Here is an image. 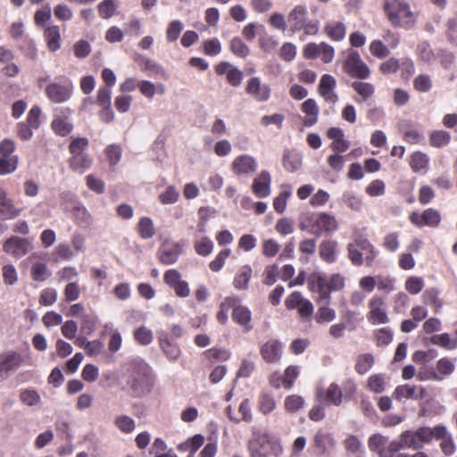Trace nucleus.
<instances>
[{
  "mask_svg": "<svg viewBox=\"0 0 457 457\" xmlns=\"http://www.w3.org/2000/svg\"><path fill=\"white\" fill-rule=\"evenodd\" d=\"M51 129L56 135L60 137H66L72 131L73 125L67 118H62L60 115L55 114L51 122Z\"/></svg>",
  "mask_w": 457,
  "mask_h": 457,
  "instance_id": "36",
  "label": "nucleus"
},
{
  "mask_svg": "<svg viewBox=\"0 0 457 457\" xmlns=\"http://www.w3.org/2000/svg\"><path fill=\"white\" fill-rule=\"evenodd\" d=\"M20 400L25 405L35 406L40 403L41 397L37 390L27 388L21 391Z\"/></svg>",
  "mask_w": 457,
  "mask_h": 457,
  "instance_id": "55",
  "label": "nucleus"
},
{
  "mask_svg": "<svg viewBox=\"0 0 457 457\" xmlns=\"http://www.w3.org/2000/svg\"><path fill=\"white\" fill-rule=\"evenodd\" d=\"M346 250L349 261L357 267L373 266L379 253L371 242L363 237H357L348 243Z\"/></svg>",
  "mask_w": 457,
  "mask_h": 457,
  "instance_id": "2",
  "label": "nucleus"
},
{
  "mask_svg": "<svg viewBox=\"0 0 457 457\" xmlns=\"http://www.w3.org/2000/svg\"><path fill=\"white\" fill-rule=\"evenodd\" d=\"M367 389L375 394L384 392L386 388V379L384 374H373L367 380Z\"/></svg>",
  "mask_w": 457,
  "mask_h": 457,
  "instance_id": "45",
  "label": "nucleus"
},
{
  "mask_svg": "<svg viewBox=\"0 0 457 457\" xmlns=\"http://www.w3.org/2000/svg\"><path fill=\"white\" fill-rule=\"evenodd\" d=\"M439 290L436 287L428 288L422 295L423 303L433 308L434 312H438L442 306L443 301L439 298Z\"/></svg>",
  "mask_w": 457,
  "mask_h": 457,
  "instance_id": "38",
  "label": "nucleus"
},
{
  "mask_svg": "<svg viewBox=\"0 0 457 457\" xmlns=\"http://www.w3.org/2000/svg\"><path fill=\"white\" fill-rule=\"evenodd\" d=\"M343 71L351 78L365 79L370 75V70L362 61L360 54L354 50H349L343 62Z\"/></svg>",
  "mask_w": 457,
  "mask_h": 457,
  "instance_id": "7",
  "label": "nucleus"
},
{
  "mask_svg": "<svg viewBox=\"0 0 457 457\" xmlns=\"http://www.w3.org/2000/svg\"><path fill=\"white\" fill-rule=\"evenodd\" d=\"M19 164V156L13 155L11 158L0 157V176L14 172Z\"/></svg>",
  "mask_w": 457,
  "mask_h": 457,
  "instance_id": "56",
  "label": "nucleus"
},
{
  "mask_svg": "<svg viewBox=\"0 0 457 457\" xmlns=\"http://www.w3.org/2000/svg\"><path fill=\"white\" fill-rule=\"evenodd\" d=\"M44 37L49 51L56 52L61 48V33L59 26L49 25L46 27Z\"/></svg>",
  "mask_w": 457,
  "mask_h": 457,
  "instance_id": "29",
  "label": "nucleus"
},
{
  "mask_svg": "<svg viewBox=\"0 0 457 457\" xmlns=\"http://www.w3.org/2000/svg\"><path fill=\"white\" fill-rule=\"evenodd\" d=\"M454 369L455 364L453 361L448 357H443L437 361L435 370L443 378L445 376L451 375L454 371Z\"/></svg>",
  "mask_w": 457,
  "mask_h": 457,
  "instance_id": "57",
  "label": "nucleus"
},
{
  "mask_svg": "<svg viewBox=\"0 0 457 457\" xmlns=\"http://www.w3.org/2000/svg\"><path fill=\"white\" fill-rule=\"evenodd\" d=\"M248 450L251 457H278L283 453L279 441L267 432H254L248 443Z\"/></svg>",
  "mask_w": 457,
  "mask_h": 457,
  "instance_id": "5",
  "label": "nucleus"
},
{
  "mask_svg": "<svg viewBox=\"0 0 457 457\" xmlns=\"http://www.w3.org/2000/svg\"><path fill=\"white\" fill-rule=\"evenodd\" d=\"M370 52L373 56L378 59L386 58L390 54L388 47L379 39L371 41L370 45Z\"/></svg>",
  "mask_w": 457,
  "mask_h": 457,
  "instance_id": "64",
  "label": "nucleus"
},
{
  "mask_svg": "<svg viewBox=\"0 0 457 457\" xmlns=\"http://www.w3.org/2000/svg\"><path fill=\"white\" fill-rule=\"evenodd\" d=\"M336 445V441L330 433L319 430L313 436L312 448L314 454L324 455L329 448Z\"/></svg>",
  "mask_w": 457,
  "mask_h": 457,
  "instance_id": "24",
  "label": "nucleus"
},
{
  "mask_svg": "<svg viewBox=\"0 0 457 457\" xmlns=\"http://www.w3.org/2000/svg\"><path fill=\"white\" fill-rule=\"evenodd\" d=\"M337 86L335 78L329 74H324L320 80L318 92L327 103L336 104L338 101V96L334 89Z\"/></svg>",
  "mask_w": 457,
  "mask_h": 457,
  "instance_id": "22",
  "label": "nucleus"
},
{
  "mask_svg": "<svg viewBox=\"0 0 457 457\" xmlns=\"http://www.w3.org/2000/svg\"><path fill=\"white\" fill-rule=\"evenodd\" d=\"M137 233L142 239H150L155 235V228L149 217H142L137 223Z\"/></svg>",
  "mask_w": 457,
  "mask_h": 457,
  "instance_id": "42",
  "label": "nucleus"
},
{
  "mask_svg": "<svg viewBox=\"0 0 457 457\" xmlns=\"http://www.w3.org/2000/svg\"><path fill=\"white\" fill-rule=\"evenodd\" d=\"M257 169V162L253 156L243 154L236 157L231 164V170L236 175L253 173Z\"/></svg>",
  "mask_w": 457,
  "mask_h": 457,
  "instance_id": "25",
  "label": "nucleus"
},
{
  "mask_svg": "<svg viewBox=\"0 0 457 457\" xmlns=\"http://www.w3.org/2000/svg\"><path fill=\"white\" fill-rule=\"evenodd\" d=\"M430 342L433 345L441 346L447 350L455 349L454 338L451 339L450 335L448 333H442L438 335H434L430 338Z\"/></svg>",
  "mask_w": 457,
  "mask_h": 457,
  "instance_id": "59",
  "label": "nucleus"
},
{
  "mask_svg": "<svg viewBox=\"0 0 457 457\" xmlns=\"http://www.w3.org/2000/svg\"><path fill=\"white\" fill-rule=\"evenodd\" d=\"M22 363V357L17 353L0 355V382L4 380L10 372L17 370Z\"/></svg>",
  "mask_w": 457,
  "mask_h": 457,
  "instance_id": "21",
  "label": "nucleus"
},
{
  "mask_svg": "<svg viewBox=\"0 0 457 457\" xmlns=\"http://www.w3.org/2000/svg\"><path fill=\"white\" fill-rule=\"evenodd\" d=\"M337 246L336 240L325 239L319 245L320 258L326 263H334L337 259Z\"/></svg>",
  "mask_w": 457,
  "mask_h": 457,
  "instance_id": "26",
  "label": "nucleus"
},
{
  "mask_svg": "<svg viewBox=\"0 0 457 457\" xmlns=\"http://www.w3.org/2000/svg\"><path fill=\"white\" fill-rule=\"evenodd\" d=\"M204 444V436L201 434L195 435L178 446L179 451H190L194 454Z\"/></svg>",
  "mask_w": 457,
  "mask_h": 457,
  "instance_id": "47",
  "label": "nucleus"
},
{
  "mask_svg": "<svg viewBox=\"0 0 457 457\" xmlns=\"http://www.w3.org/2000/svg\"><path fill=\"white\" fill-rule=\"evenodd\" d=\"M245 93L252 96L257 102H266L270 97V87L262 83L258 77H252L247 80Z\"/></svg>",
  "mask_w": 457,
  "mask_h": 457,
  "instance_id": "19",
  "label": "nucleus"
},
{
  "mask_svg": "<svg viewBox=\"0 0 457 457\" xmlns=\"http://www.w3.org/2000/svg\"><path fill=\"white\" fill-rule=\"evenodd\" d=\"M416 378L420 381L442 379V377L437 374L435 368L427 365H423L419 369Z\"/></svg>",
  "mask_w": 457,
  "mask_h": 457,
  "instance_id": "58",
  "label": "nucleus"
},
{
  "mask_svg": "<svg viewBox=\"0 0 457 457\" xmlns=\"http://www.w3.org/2000/svg\"><path fill=\"white\" fill-rule=\"evenodd\" d=\"M426 395L425 387L409 384L397 386L393 393V397L399 402L403 399L422 400Z\"/></svg>",
  "mask_w": 457,
  "mask_h": 457,
  "instance_id": "18",
  "label": "nucleus"
},
{
  "mask_svg": "<svg viewBox=\"0 0 457 457\" xmlns=\"http://www.w3.org/2000/svg\"><path fill=\"white\" fill-rule=\"evenodd\" d=\"M342 391L337 384L332 383L329 385L323 396L322 392L317 393V399L320 402H324L328 404L340 405L342 403Z\"/></svg>",
  "mask_w": 457,
  "mask_h": 457,
  "instance_id": "28",
  "label": "nucleus"
},
{
  "mask_svg": "<svg viewBox=\"0 0 457 457\" xmlns=\"http://www.w3.org/2000/svg\"><path fill=\"white\" fill-rule=\"evenodd\" d=\"M287 21L293 33L303 30L304 35L315 36L320 29V21L309 19L306 5H295L288 13Z\"/></svg>",
  "mask_w": 457,
  "mask_h": 457,
  "instance_id": "6",
  "label": "nucleus"
},
{
  "mask_svg": "<svg viewBox=\"0 0 457 457\" xmlns=\"http://www.w3.org/2000/svg\"><path fill=\"white\" fill-rule=\"evenodd\" d=\"M300 228L316 237L331 234L338 229L336 217L328 212L311 213L300 223Z\"/></svg>",
  "mask_w": 457,
  "mask_h": 457,
  "instance_id": "4",
  "label": "nucleus"
},
{
  "mask_svg": "<svg viewBox=\"0 0 457 457\" xmlns=\"http://www.w3.org/2000/svg\"><path fill=\"white\" fill-rule=\"evenodd\" d=\"M375 358L371 353H361L356 358L355 371L360 375L367 373L374 365Z\"/></svg>",
  "mask_w": 457,
  "mask_h": 457,
  "instance_id": "43",
  "label": "nucleus"
},
{
  "mask_svg": "<svg viewBox=\"0 0 457 457\" xmlns=\"http://www.w3.org/2000/svg\"><path fill=\"white\" fill-rule=\"evenodd\" d=\"M231 316L233 321L242 327L245 332H249L253 329L252 312L247 306L241 304V299L237 296Z\"/></svg>",
  "mask_w": 457,
  "mask_h": 457,
  "instance_id": "17",
  "label": "nucleus"
},
{
  "mask_svg": "<svg viewBox=\"0 0 457 457\" xmlns=\"http://www.w3.org/2000/svg\"><path fill=\"white\" fill-rule=\"evenodd\" d=\"M308 289L317 294L316 302L319 304H328L330 301L329 289L324 276L313 272L307 278Z\"/></svg>",
  "mask_w": 457,
  "mask_h": 457,
  "instance_id": "12",
  "label": "nucleus"
},
{
  "mask_svg": "<svg viewBox=\"0 0 457 457\" xmlns=\"http://www.w3.org/2000/svg\"><path fill=\"white\" fill-rule=\"evenodd\" d=\"M451 139V134L443 129L433 130L428 136L429 145L435 148H442L448 145Z\"/></svg>",
  "mask_w": 457,
  "mask_h": 457,
  "instance_id": "35",
  "label": "nucleus"
},
{
  "mask_svg": "<svg viewBox=\"0 0 457 457\" xmlns=\"http://www.w3.org/2000/svg\"><path fill=\"white\" fill-rule=\"evenodd\" d=\"M21 209H18L12 204V201L7 197L4 191H0V213L4 219H13L19 216Z\"/></svg>",
  "mask_w": 457,
  "mask_h": 457,
  "instance_id": "33",
  "label": "nucleus"
},
{
  "mask_svg": "<svg viewBox=\"0 0 457 457\" xmlns=\"http://www.w3.org/2000/svg\"><path fill=\"white\" fill-rule=\"evenodd\" d=\"M73 84L70 79L63 83L50 82L45 88L46 97L54 104L67 102L72 96Z\"/></svg>",
  "mask_w": 457,
  "mask_h": 457,
  "instance_id": "9",
  "label": "nucleus"
},
{
  "mask_svg": "<svg viewBox=\"0 0 457 457\" xmlns=\"http://www.w3.org/2000/svg\"><path fill=\"white\" fill-rule=\"evenodd\" d=\"M138 63L141 71L146 72L149 76L165 77L166 75L164 69L161 65L147 57H142Z\"/></svg>",
  "mask_w": 457,
  "mask_h": 457,
  "instance_id": "40",
  "label": "nucleus"
},
{
  "mask_svg": "<svg viewBox=\"0 0 457 457\" xmlns=\"http://www.w3.org/2000/svg\"><path fill=\"white\" fill-rule=\"evenodd\" d=\"M253 275L252 267L248 264L241 266L233 279V286L238 290H246Z\"/></svg>",
  "mask_w": 457,
  "mask_h": 457,
  "instance_id": "30",
  "label": "nucleus"
},
{
  "mask_svg": "<svg viewBox=\"0 0 457 457\" xmlns=\"http://www.w3.org/2000/svg\"><path fill=\"white\" fill-rule=\"evenodd\" d=\"M367 320L372 325L386 324L389 317L386 310L385 300L378 295H373L368 303Z\"/></svg>",
  "mask_w": 457,
  "mask_h": 457,
  "instance_id": "11",
  "label": "nucleus"
},
{
  "mask_svg": "<svg viewBox=\"0 0 457 457\" xmlns=\"http://www.w3.org/2000/svg\"><path fill=\"white\" fill-rule=\"evenodd\" d=\"M79 203L78 197L70 191H64L60 194V204L66 212H70Z\"/></svg>",
  "mask_w": 457,
  "mask_h": 457,
  "instance_id": "53",
  "label": "nucleus"
},
{
  "mask_svg": "<svg viewBox=\"0 0 457 457\" xmlns=\"http://www.w3.org/2000/svg\"><path fill=\"white\" fill-rule=\"evenodd\" d=\"M405 290L411 295L420 293L424 287V280L420 277H409L404 284Z\"/></svg>",
  "mask_w": 457,
  "mask_h": 457,
  "instance_id": "63",
  "label": "nucleus"
},
{
  "mask_svg": "<svg viewBox=\"0 0 457 457\" xmlns=\"http://www.w3.org/2000/svg\"><path fill=\"white\" fill-rule=\"evenodd\" d=\"M401 436L403 447L419 450L433 439V428L420 427L416 430H405Z\"/></svg>",
  "mask_w": 457,
  "mask_h": 457,
  "instance_id": "8",
  "label": "nucleus"
},
{
  "mask_svg": "<svg viewBox=\"0 0 457 457\" xmlns=\"http://www.w3.org/2000/svg\"><path fill=\"white\" fill-rule=\"evenodd\" d=\"M93 160L89 154H82L72 155L68 160L70 168L77 172L83 173L85 170L89 169L92 165Z\"/></svg>",
  "mask_w": 457,
  "mask_h": 457,
  "instance_id": "34",
  "label": "nucleus"
},
{
  "mask_svg": "<svg viewBox=\"0 0 457 457\" xmlns=\"http://www.w3.org/2000/svg\"><path fill=\"white\" fill-rule=\"evenodd\" d=\"M88 145L89 141L87 137H71L69 145V152L71 156L86 154Z\"/></svg>",
  "mask_w": 457,
  "mask_h": 457,
  "instance_id": "52",
  "label": "nucleus"
},
{
  "mask_svg": "<svg viewBox=\"0 0 457 457\" xmlns=\"http://www.w3.org/2000/svg\"><path fill=\"white\" fill-rule=\"evenodd\" d=\"M277 407L274 396L267 392H262L258 397V411L267 415L272 412Z\"/></svg>",
  "mask_w": 457,
  "mask_h": 457,
  "instance_id": "41",
  "label": "nucleus"
},
{
  "mask_svg": "<svg viewBox=\"0 0 457 457\" xmlns=\"http://www.w3.org/2000/svg\"><path fill=\"white\" fill-rule=\"evenodd\" d=\"M384 12L395 28L411 29L414 26L416 19L410 5L402 0H385Z\"/></svg>",
  "mask_w": 457,
  "mask_h": 457,
  "instance_id": "3",
  "label": "nucleus"
},
{
  "mask_svg": "<svg viewBox=\"0 0 457 457\" xmlns=\"http://www.w3.org/2000/svg\"><path fill=\"white\" fill-rule=\"evenodd\" d=\"M237 296H228L220 304V310L217 312L216 318L220 324L228 322V312L236 304Z\"/></svg>",
  "mask_w": 457,
  "mask_h": 457,
  "instance_id": "44",
  "label": "nucleus"
},
{
  "mask_svg": "<svg viewBox=\"0 0 457 457\" xmlns=\"http://www.w3.org/2000/svg\"><path fill=\"white\" fill-rule=\"evenodd\" d=\"M159 345L162 351L170 361H175L180 356L181 350L179 346L173 341H170L168 336H160Z\"/></svg>",
  "mask_w": 457,
  "mask_h": 457,
  "instance_id": "31",
  "label": "nucleus"
},
{
  "mask_svg": "<svg viewBox=\"0 0 457 457\" xmlns=\"http://www.w3.org/2000/svg\"><path fill=\"white\" fill-rule=\"evenodd\" d=\"M127 385L131 396L135 398L150 394L154 386V378L148 365L144 362L133 363L129 370Z\"/></svg>",
  "mask_w": 457,
  "mask_h": 457,
  "instance_id": "1",
  "label": "nucleus"
},
{
  "mask_svg": "<svg viewBox=\"0 0 457 457\" xmlns=\"http://www.w3.org/2000/svg\"><path fill=\"white\" fill-rule=\"evenodd\" d=\"M324 33L333 41H341L345 37L346 28L341 21H331L325 24Z\"/></svg>",
  "mask_w": 457,
  "mask_h": 457,
  "instance_id": "32",
  "label": "nucleus"
},
{
  "mask_svg": "<svg viewBox=\"0 0 457 457\" xmlns=\"http://www.w3.org/2000/svg\"><path fill=\"white\" fill-rule=\"evenodd\" d=\"M429 159L426 154L414 152L410 158V166L414 172H420L428 164Z\"/></svg>",
  "mask_w": 457,
  "mask_h": 457,
  "instance_id": "50",
  "label": "nucleus"
},
{
  "mask_svg": "<svg viewBox=\"0 0 457 457\" xmlns=\"http://www.w3.org/2000/svg\"><path fill=\"white\" fill-rule=\"evenodd\" d=\"M387 441V437L380 434H374L369 438L368 445L370 451L377 452L380 456V453L385 450Z\"/></svg>",
  "mask_w": 457,
  "mask_h": 457,
  "instance_id": "61",
  "label": "nucleus"
},
{
  "mask_svg": "<svg viewBox=\"0 0 457 457\" xmlns=\"http://www.w3.org/2000/svg\"><path fill=\"white\" fill-rule=\"evenodd\" d=\"M283 344L278 338H270L260 346V354L268 364L278 363L283 355Z\"/></svg>",
  "mask_w": 457,
  "mask_h": 457,
  "instance_id": "13",
  "label": "nucleus"
},
{
  "mask_svg": "<svg viewBox=\"0 0 457 457\" xmlns=\"http://www.w3.org/2000/svg\"><path fill=\"white\" fill-rule=\"evenodd\" d=\"M304 400L297 395H291L286 397L284 406L287 411L294 413L303 407Z\"/></svg>",
  "mask_w": 457,
  "mask_h": 457,
  "instance_id": "60",
  "label": "nucleus"
},
{
  "mask_svg": "<svg viewBox=\"0 0 457 457\" xmlns=\"http://www.w3.org/2000/svg\"><path fill=\"white\" fill-rule=\"evenodd\" d=\"M301 111L305 114L303 122L306 127H312L317 123L320 109L316 101L312 98L305 100L301 104Z\"/></svg>",
  "mask_w": 457,
  "mask_h": 457,
  "instance_id": "27",
  "label": "nucleus"
},
{
  "mask_svg": "<svg viewBox=\"0 0 457 457\" xmlns=\"http://www.w3.org/2000/svg\"><path fill=\"white\" fill-rule=\"evenodd\" d=\"M195 251L201 256H208L213 250V243L208 237H202L199 241L195 242Z\"/></svg>",
  "mask_w": 457,
  "mask_h": 457,
  "instance_id": "62",
  "label": "nucleus"
},
{
  "mask_svg": "<svg viewBox=\"0 0 457 457\" xmlns=\"http://www.w3.org/2000/svg\"><path fill=\"white\" fill-rule=\"evenodd\" d=\"M283 167L288 172H295L302 166V157L299 154L287 150L282 159Z\"/></svg>",
  "mask_w": 457,
  "mask_h": 457,
  "instance_id": "37",
  "label": "nucleus"
},
{
  "mask_svg": "<svg viewBox=\"0 0 457 457\" xmlns=\"http://www.w3.org/2000/svg\"><path fill=\"white\" fill-rule=\"evenodd\" d=\"M30 249L31 244L29 239L16 236H12L3 245V250L15 258L26 255Z\"/></svg>",
  "mask_w": 457,
  "mask_h": 457,
  "instance_id": "16",
  "label": "nucleus"
},
{
  "mask_svg": "<svg viewBox=\"0 0 457 457\" xmlns=\"http://www.w3.org/2000/svg\"><path fill=\"white\" fill-rule=\"evenodd\" d=\"M433 438L441 440L440 449L447 456L453 455L455 453V444L453 436L447 432L446 427L444 425H437L433 428Z\"/></svg>",
  "mask_w": 457,
  "mask_h": 457,
  "instance_id": "20",
  "label": "nucleus"
},
{
  "mask_svg": "<svg viewBox=\"0 0 457 457\" xmlns=\"http://www.w3.org/2000/svg\"><path fill=\"white\" fill-rule=\"evenodd\" d=\"M352 87L361 97V101H366L372 96L375 92L374 86L369 82L353 81Z\"/></svg>",
  "mask_w": 457,
  "mask_h": 457,
  "instance_id": "51",
  "label": "nucleus"
},
{
  "mask_svg": "<svg viewBox=\"0 0 457 457\" xmlns=\"http://www.w3.org/2000/svg\"><path fill=\"white\" fill-rule=\"evenodd\" d=\"M117 11V0H104L97 5L99 16L104 20L112 18Z\"/></svg>",
  "mask_w": 457,
  "mask_h": 457,
  "instance_id": "46",
  "label": "nucleus"
},
{
  "mask_svg": "<svg viewBox=\"0 0 457 457\" xmlns=\"http://www.w3.org/2000/svg\"><path fill=\"white\" fill-rule=\"evenodd\" d=\"M270 184L271 178L270 172L262 170L253 180L252 191L256 197L265 198L270 195Z\"/></svg>",
  "mask_w": 457,
  "mask_h": 457,
  "instance_id": "23",
  "label": "nucleus"
},
{
  "mask_svg": "<svg viewBox=\"0 0 457 457\" xmlns=\"http://www.w3.org/2000/svg\"><path fill=\"white\" fill-rule=\"evenodd\" d=\"M393 331L390 328H381L374 332V338L377 346L388 345L393 340Z\"/></svg>",
  "mask_w": 457,
  "mask_h": 457,
  "instance_id": "54",
  "label": "nucleus"
},
{
  "mask_svg": "<svg viewBox=\"0 0 457 457\" xmlns=\"http://www.w3.org/2000/svg\"><path fill=\"white\" fill-rule=\"evenodd\" d=\"M409 220L413 226L420 228L423 227L437 228L441 223L442 216L438 210L428 208L422 212H411L409 215Z\"/></svg>",
  "mask_w": 457,
  "mask_h": 457,
  "instance_id": "10",
  "label": "nucleus"
},
{
  "mask_svg": "<svg viewBox=\"0 0 457 457\" xmlns=\"http://www.w3.org/2000/svg\"><path fill=\"white\" fill-rule=\"evenodd\" d=\"M70 213L77 225L80 227H87L90 225L92 220L91 214L81 203L74 207Z\"/></svg>",
  "mask_w": 457,
  "mask_h": 457,
  "instance_id": "39",
  "label": "nucleus"
},
{
  "mask_svg": "<svg viewBox=\"0 0 457 457\" xmlns=\"http://www.w3.org/2000/svg\"><path fill=\"white\" fill-rule=\"evenodd\" d=\"M229 50L237 57L245 58L250 54V48L238 37H233L229 42Z\"/></svg>",
  "mask_w": 457,
  "mask_h": 457,
  "instance_id": "48",
  "label": "nucleus"
},
{
  "mask_svg": "<svg viewBox=\"0 0 457 457\" xmlns=\"http://www.w3.org/2000/svg\"><path fill=\"white\" fill-rule=\"evenodd\" d=\"M183 251V245L179 242L163 243L157 252L158 261L164 265L175 263Z\"/></svg>",
  "mask_w": 457,
  "mask_h": 457,
  "instance_id": "15",
  "label": "nucleus"
},
{
  "mask_svg": "<svg viewBox=\"0 0 457 457\" xmlns=\"http://www.w3.org/2000/svg\"><path fill=\"white\" fill-rule=\"evenodd\" d=\"M164 283L172 288L179 297H187L190 289L187 281L181 278V273L176 269H170L163 274Z\"/></svg>",
  "mask_w": 457,
  "mask_h": 457,
  "instance_id": "14",
  "label": "nucleus"
},
{
  "mask_svg": "<svg viewBox=\"0 0 457 457\" xmlns=\"http://www.w3.org/2000/svg\"><path fill=\"white\" fill-rule=\"evenodd\" d=\"M396 280L395 278L388 275H377V287L378 290L385 294H390L396 289Z\"/></svg>",
  "mask_w": 457,
  "mask_h": 457,
  "instance_id": "49",
  "label": "nucleus"
}]
</instances>
